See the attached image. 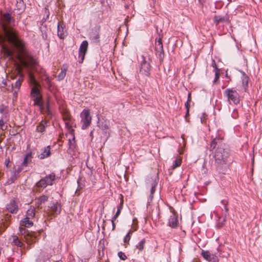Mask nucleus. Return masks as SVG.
<instances>
[{
  "label": "nucleus",
  "instance_id": "nucleus-1",
  "mask_svg": "<svg viewBox=\"0 0 262 262\" xmlns=\"http://www.w3.org/2000/svg\"><path fill=\"white\" fill-rule=\"evenodd\" d=\"M11 17L9 14L5 13L3 15L2 23L5 37L10 43L18 49L17 58L21 66L26 68L35 67V60L25 51L24 44L18 38L15 31L7 26V25L11 22Z\"/></svg>",
  "mask_w": 262,
  "mask_h": 262
},
{
  "label": "nucleus",
  "instance_id": "nucleus-2",
  "mask_svg": "<svg viewBox=\"0 0 262 262\" xmlns=\"http://www.w3.org/2000/svg\"><path fill=\"white\" fill-rule=\"evenodd\" d=\"M29 82L32 85L30 95L33 101V104L39 107L40 111L44 108L43 102L42 95L40 92L39 87V84L36 80L33 74L31 72L29 73Z\"/></svg>",
  "mask_w": 262,
  "mask_h": 262
},
{
  "label": "nucleus",
  "instance_id": "nucleus-3",
  "mask_svg": "<svg viewBox=\"0 0 262 262\" xmlns=\"http://www.w3.org/2000/svg\"><path fill=\"white\" fill-rule=\"evenodd\" d=\"M81 128L85 129L91 125L92 122V116L90 115V111L88 109H84L80 113Z\"/></svg>",
  "mask_w": 262,
  "mask_h": 262
},
{
  "label": "nucleus",
  "instance_id": "nucleus-4",
  "mask_svg": "<svg viewBox=\"0 0 262 262\" xmlns=\"http://www.w3.org/2000/svg\"><path fill=\"white\" fill-rule=\"evenodd\" d=\"M228 157V153L223 148H218L214 154V158L216 163L218 165H222Z\"/></svg>",
  "mask_w": 262,
  "mask_h": 262
},
{
  "label": "nucleus",
  "instance_id": "nucleus-5",
  "mask_svg": "<svg viewBox=\"0 0 262 262\" xmlns=\"http://www.w3.org/2000/svg\"><path fill=\"white\" fill-rule=\"evenodd\" d=\"M224 94L227 96L229 102L231 101L235 104L239 103V95L235 90L232 89H226L224 92Z\"/></svg>",
  "mask_w": 262,
  "mask_h": 262
},
{
  "label": "nucleus",
  "instance_id": "nucleus-6",
  "mask_svg": "<svg viewBox=\"0 0 262 262\" xmlns=\"http://www.w3.org/2000/svg\"><path fill=\"white\" fill-rule=\"evenodd\" d=\"M54 180V176L51 174L48 176L43 179L40 180L37 183V185L38 187H46L48 185H52L53 181Z\"/></svg>",
  "mask_w": 262,
  "mask_h": 262
},
{
  "label": "nucleus",
  "instance_id": "nucleus-7",
  "mask_svg": "<svg viewBox=\"0 0 262 262\" xmlns=\"http://www.w3.org/2000/svg\"><path fill=\"white\" fill-rule=\"evenodd\" d=\"M88 42L86 40L83 41L79 49V57L80 58V62L82 63L84 59L85 55L88 48Z\"/></svg>",
  "mask_w": 262,
  "mask_h": 262
},
{
  "label": "nucleus",
  "instance_id": "nucleus-8",
  "mask_svg": "<svg viewBox=\"0 0 262 262\" xmlns=\"http://www.w3.org/2000/svg\"><path fill=\"white\" fill-rule=\"evenodd\" d=\"M15 71L16 72V74L19 75V77L18 79L16 81L14 84V86L18 90L21 84V82L23 81L24 77V75L21 72V68L20 65L17 64L16 67Z\"/></svg>",
  "mask_w": 262,
  "mask_h": 262
},
{
  "label": "nucleus",
  "instance_id": "nucleus-9",
  "mask_svg": "<svg viewBox=\"0 0 262 262\" xmlns=\"http://www.w3.org/2000/svg\"><path fill=\"white\" fill-rule=\"evenodd\" d=\"M5 38L0 35V44L2 46V49L3 52L7 56H10L13 53V51L9 49L5 43Z\"/></svg>",
  "mask_w": 262,
  "mask_h": 262
},
{
  "label": "nucleus",
  "instance_id": "nucleus-10",
  "mask_svg": "<svg viewBox=\"0 0 262 262\" xmlns=\"http://www.w3.org/2000/svg\"><path fill=\"white\" fill-rule=\"evenodd\" d=\"M7 209L12 213H16L18 210V205L16 201L14 199L11 200L10 203L7 204Z\"/></svg>",
  "mask_w": 262,
  "mask_h": 262
},
{
  "label": "nucleus",
  "instance_id": "nucleus-11",
  "mask_svg": "<svg viewBox=\"0 0 262 262\" xmlns=\"http://www.w3.org/2000/svg\"><path fill=\"white\" fill-rule=\"evenodd\" d=\"M51 155L50 146H47L46 147L42 148L40 154L38 155V158L40 159H43L48 157Z\"/></svg>",
  "mask_w": 262,
  "mask_h": 262
},
{
  "label": "nucleus",
  "instance_id": "nucleus-12",
  "mask_svg": "<svg viewBox=\"0 0 262 262\" xmlns=\"http://www.w3.org/2000/svg\"><path fill=\"white\" fill-rule=\"evenodd\" d=\"M178 224V217L175 214H173L169 218V225L172 228H175L177 226Z\"/></svg>",
  "mask_w": 262,
  "mask_h": 262
},
{
  "label": "nucleus",
  "instance_id": "nucleus-13",
  "mask_svg": "<svg viewBox=\"0 0 262 262\" xmlns=\"http://www.w3.org/2000/svg\"><path fill=\"white\" fill-rule=\"evenodd\" d=\"M50 208L54 213L59 214L60 212V205L57 202L53 204V205L50 206Z\"/></svg>",
  "mask_w": 262,
  "mask_h": 262
},
{
  "label": "nucleus",
  "instance_id": "nucleus-14",
  "mask_svg": "<svg viewBox=\"0 0 262 262\" xmlns=\"http://www.w3.org/2000/svg\"><path fill=\"white\" fill-rule=\"evenodd\" d=\"M47 126V122L42 120L40 122L39 124L36 127V130L38 132L42 133L45 130V128Z\"/></svg>",
  "mask_w": 262,
  "mask_h": 262
},
{
  "label": "nucleus",
  "instance_id": "nucleus-15",
  "mask_svg": "<svg viewBox=\"0 0 262 262\" xmlns=\"http://www.w3.org/2000/svg\"><path fill=\"white\" fill-rule=\"evenodd\" d=\"M201 255L203 257V258L207 261L209 262H212L211 255L210 254L209 251L203 250L202 251Z\"/></svg>",
  "mask_w": 262,
  "mask_h": 262
},
{
  "label": "nucleus",
  "instance_id": "nucleus-16",
  "mask_svg": "<svg viewBox=\"0 0 262 262\" xmlns=\"http://www.w3.org/2000/svg\"><path fill=\"white\" fill-rule=\"evenodd\" d=\"M145 243V239L143 238L140 242H139L138 244L136 245V247L138 250L139 252H141L144 249Z\"/></svg>",
  "mask_w": 262,
  "mask_h": 262
},
{
  "label": "nucleus",
  "instance_id": "nucleus-17",
  "mask_svg": "<svg viewBox=\"0 0 262 262\" xmlns=\"http://www.w3.org/2000/svg\"><path fill=\"white\" fill-rule=\"evenodd\" d=\"M32 218H29L28 216H26V218L21 221V225L27 227L32 226L33 223L30 220Z\"/></svg>",
  "mask_w": 262,
  "mask_h": 262
},
{
  "label": "nucleus",
  "instance_id": "nucleus-18",
  "mask_svg": "<svg viewBox=\"0 0 262 262\" xmlns=\"http://www.w3.org/2000/svg\"><path fill=\"white\" fill-rule=\"evenodd\" d=\"M57 34L61 39H63L66 36V32L64 31V29L62 27H60L59 24L58 25Z\"/></svg>",
  "mask_w": 262,
  "mask_h": 262
},
{
  "label": "nucleus",
  "instance_id": "nucleus-19",
  "mask_svg": "<svg viewBox=\"0 0 262 262\" xmlns=\"http://www.w3.org/2000/svg\"><path fill=\"white\" fill-rule=\"evenodd\" d=\"M35 214V208L33 206H31L27 211L26 216H28L29 218H33Z\"/></svg>",
  "mask_w": 262,
  "mask_h": 262
},
{
  "label": "nucleus",
  "instance_id": "nucleus-20",
  "mask_svg": "<svg viewBox=\"0 0 262 262\" xmlns=\"http://www.w3.org/2000/svg\"><path fill=\"white\" fill-rule=\"evenodd\" d=\"M25 238L26 242L29 244L35 242V237L32 234H27L25 235Z\"/></svg>",
  "mask_w": 262,
  "mask_h": 262
},
{
  "label": "nucleus",
  "instance_id": "nucleus-21",
  "mask_svg": "<svg viewBox=\"0 0 262 262\" xmlns=\"http://www.w3.org/2000/svg\"><path fill=\"white\" fill-rule=\"evenodd\" d=\"M156 50L158 51L163 52V45L162 42V39L159 38L156 42Z\"/></svg>",
  "mask_w": 262,
  "mask_h": 262
},
{
  "label": "nucleus",
  "instance_id": "nucleus-22",
  "mask_svg": "<svg viewBox=\"0 0 262 262\" xmlns=\"http://www.w3.org/2000/svg\"><path fill=\"white\" fill-rule=\"evenodd\" d=\"M12 243L18 247H21L23 245V243L18 239V237L16 235H12Z\"/></svg>",
  "mask_w": 262,
  "mask_h": 262
},
{
  "label": "nucleus",
  "instance_id": "nucleus-23",
  "mask_svg": "<svg viewBox=\"0 0 262 262\" xmlns=\"http://www.w3.org/2000/svg\"><path fill=\"white\" fill-rule=\"evenodd\" d=\"M47 196L45 195H42L37 199H36V203L38 205V207L42 203H45L47 201Z\"/></svg>",
  "mask_w": 262,
  "mask_h": 262
},
{
  "label": "nucleus",
  "instance_id": "nucleus-24",
  "mask_svg": "<svg viewBox=\"0 0 262 262\" xmlns=\"http://www.w3.org/2000/svg\"><path fill=\"white\" fill-rule=\"evenodd\" d=\"M242 84L243 88L246 89L247 86H248V77L245 74H243L242 77Z\"/></svg>",
  "mask_w": 262,
  "mask_h": 262
},
{
  "label": "nucleus",
  "instance_id": "nucleus-25",
  "mask_svg": "<svg viewBox=\"0 0 262 262\" xmlns=\"http://www.w3.org/2000/svg\"><path fill=\"white\" fill-rule=\"evenodd\" d=\"M70 118H71V116H70V114L69 113V112H65L63 114V119L64 120L65 123L67 125L69 124V120H70Z\"/></svg>",
  "mask_w": 262,
  "mask_h": 262
},
{
  "label": "nucleus",
  "instance_id": "nucleus-26",
  "mask_svg": "<svg viewBox=\"0 0 262 262\" xmlns=\"http://www.w3.org/2000/svg\"><path fill=\"white\" fill-rule=\"evenodd\" d=\"M182 163V159L180 157H177L175 160L173 162L172 167L173 168H175L181 164Z\"/></svg>",
  "mask_w": 262,
  "mask_h": 262
},
{
  "label": "nucleus",
  "instance_id": "nucleus-27",
  "mask_svg": "<svg viewBox=\"0 0 262 262\" xmlns=\"http://www.w3.org/2000/svg\"><path fill=\"white\" fill-rule=\"evenodd\" d=\"M67 71L66 69H63L58 74L57 78L59 80H61L64 79L66 75Z\"/></svg>",
  "mask_w": 262,
  "mask_h": 262
},
{
  "label": "nucleus",
  "instance_id": "nucleus-28",
  "mask_svg": "<svg viewBox=\"0 0 262 262\" xmlns=\"http://www.w3.org/2000/svg\"><path fill=\"white\" fill-rule=\"evenodd\" d=\"M32 156L31 154H27L24 158L23 164L24 165L27 166L28 163L31 160Z\"/></svg>",
  "mask_w": 262,
  "mask_h": 262
},
{
  "label": "nucleus",
  "instance_id": "nucleus-29",
  "mask_svg": "<svg viewBox=\"0 0 262 262\" xmlns=\"http://www.w3.org/2000/svg\"><path fill=\"white\" fill-rule=\"evenodd\" d=\"M212 67L215 69V79H217L219 78V75H220V71L217 68V67H216V64L215 63V62L214 60H212Z\"/></svg>",
  "mask_w": 262,
  "mask_h": 262
},
{
  "label": "nucleus",
  "instance_id": "nucleus-30",
  "mask_svg": "<svg viewBox=\"0 0 262 262\" xmlns=\"http://www.w3.org/2000/svg\"><path fill=\"white\" fill-rule=\"evenodd\" d=\"M122 204H123V202H121L120 205L118 207V209H117V211L116 214L113 216L114 220H116L117 218L119 215V214L121 212V211L122 209Z\"/></svg>",
  "mask_w": 262,
  "mask_h": 262
},
{
  "label": "nucleus",
  "instance_id": "nucleus-31",
  "mask_svg": "<svg viewBox=\"0 0 262 262\" xmlns=\"http://www.w3.org/2000/svg\"><path fill=\"white\" fill-rule=\"evenodd\" d=\"M133 231L131 230L129 231V232L127 233V234L125 235V236L124 238V242L127 243V244L129 243V242L131 238V234L133 233Z\"/></svg>",
  "mask_w": 262,
  "mask_h": 262
},
{
  "label": "nucleus",
  "instance_id": "nucleus-32",
  "mask_svg": "<svg viewBox=\"0 0 262 262\" xmlns=\"http://www.w3.org/2000/svg\"><path fill=\"white\" fill-rule=\"evenodd\" d=\"M141 69L145 72H148L150 69V66L148 63L143 62L141 66Z\"/></svg>",
  "mask_w": 262,
  "mask_h": 262
},
{
  "label": "nucleus",
  "instance_id": "nucleus-33",
  "mask_svg": "<svg viewBox=\"0 0 262 262\" xmlns=\"http://www.w3.org/2000/svg\"><path fill=\"white\" fill-rule=\"evenodd\" d=\"M156 186V184L155 183H154L151 185V188L150 190V199L151 200L153 198V194L155 191V187Z\"/></svg>",
  "mask_w": 262,
  "mask_h": 262
},
{
  "label": "nucleus",
  "instance_id": "nucleus-34",
  "mask_svg": "<svg viewBox=\"0 0 262 262\" xmlns=\"http://www.w3.org/2000/svg\"><path fill=\"white\" fill-rule=\"evenodd\" d=\"M214 20L216 23H219V22L223 21L224 20V18L220 17L219 16H215L214 17Z\"/></svg>",
  "mask_w": 262,
  "mask_h": 262
},
{
  "label": "nucleus",
  "instance_id": "nucleus-35",
  "mask_svg": "<svg viewBox=\"0 0 262 262\" xmlns=\"http://www.w3.org/2000/svg\"><path fill=\"white\" fill-rule=\"evenodd\" d=\"M118 255L119 257V258L122 260H125L127 258V257L125 255V254L122 252H118Z\"/></svg>",
  "mask_w": 262,
  "mask_h": 262
},
{
  "label": "nucleus",
  "instance_id": "nucleus-36",
  "mask_svg": "<svg viewBox=\"0 0 262 262\" xmlns=\"http://www.w3.org/2000/svg\"><path fill=\"white\" fill-rule=\"evenodd\" d=\"M190 101H191V96H190V94H189L188 95L187 101L185 103V106L187 108L188 107V103L190 102Z\"/></svg>",
  "mask_w": 262,
  "mask_h": 262
},
{
  "label": "nucleus",
  "instance_id": "nucleus-37",
  "mask_svg": "<svg viewBox=\"0 0 262 262\" xmlns=\"http://www.w3.org/2000/svg\"><path fill=\"white\" fill-rule=\"evenodd\" d=\"M5 126V123L3 120H0V129H4Z\"/></svg>",
  "mask_w": 262,
  "mask_h": 262
},
{
  "label": "nucleus",
  "instance_id": "nucleus-38",
  "mask_svg": "<svg viewBox=\"0 0 262 262\" xmlns=\"http://www.w3.org/2000/svg\"><path fill=\"white\" fill-rule=\"evenodd\" d=\"M116 220H114V218L113 217L112 219V230H114L115 228V221Z\"/></svg>",
  "mask_w": 262,
  "mask_h": 262
},
{
  "label": "nucleus",
  "instance_id": "nucleus-39",
  "mask_svg": "<svg viewBox=\"0 0 262 262\" xmlns=\"http://www.w3.org/2000/svg\"><path fill=\"white\" fill-rule=\"evenodd\" d=\"M215 141L214 140L212 141V143H211V147H213V148L215 147Z\"/></svg>",
  "mask_w": 262,
  "mask_h": 262
},
{
  "label": "nucleus",
  "instance_id": "nucleus-40",
  "mask_svg": "<svg viewBox=\"0 0 262 262\" xmlns=\"http://www.w3.org/2000/svg\"><path fill=\"white\" fill-rule=\"evenodd\" d=\"M19 230H20V231L21 233L23 232V231H24V229H23V228H22L21 227L19 228Z\"/></svg>",
  "mask_w": 262,
  "mask_h": 262
},
{
  "label": "nucleus",
  "instance_id": "nucleus-41",
  "mask_svg": "<svg viewBox=\"0 0 262 262\" xmlns=\"http://www.w3.org/2000/svg\"><path fill=\"white\" fill-rule=\"evenodd\" d=\"M182 138L183 139H184V135L182 136Z\"/></svg>",
  "mask_w": 262,
  "mask_h": 262
},
{
  "label": "nucleus",
  "instance_id": "nucleus-42",
  "mask_svg": "<svg viewBox=\"0 0 262 262\" xmlns=\"http://www.w3.org/2000/svg\"><path fill=\"white\" fill-rule=\"evenodd\" d=\"M46 80H47L48 82L49 81V78H47Z\"/></svg>",
  "mask_w": 262,
  "mask_h": 262
}]
</instances>
